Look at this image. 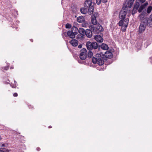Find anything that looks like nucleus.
Segmentation results:
<instances>
[{
  "instance_id": "nucleus-20",
  "label": "nucleus",
  "mask_w": 152,
  "mask_h": 152,
  "mask_svg": "<svg viewBox=\"0 0 152 152\" xmlns=\"http://www.w3.org/2000/svg\"><path fill=\"white\" fill-rule=\"evenodd\" d=\"M101 47L102 49L105 50H107L109 48L108 45L107 44L104 43L102 44L101 45Z\"/></svg>"
},
{
  "instance_id": "nucleus-31",
  "label": "nucleus",
  "mask_w": 152,
  "mask_h": 152,
  "mask_svg": "<svg viewBox=\"0 0 152 152\" xmlns=\"http://www.w3.org/2000/svg\"><path fill=\"white\" fill-rule=\"evenodd\" d=\"M83 35H82L80 34H78L77 35V39H82L83 38Z\"/></svg>"
},
{
  "instance_id": "nucleus-34",
  "label": "nucleus",
  "mask_w": 152,
  "mask_h": 152,
  "mask_svg": "<svg viewBox=\"0 0 152 152\" xmlns=\"http://www.w3.org/2000/svg\"><path fill=\"white\" fill-rule=\"evenodd\" d=\"M13 96H14L16 97L18 96V94L17 93H15L13 94Z\"/></svg>"
},
{
  "instance_id": "nucleus-23",
  "label": "nucleus",
  "mask_w": 152,
  "mask_h": 152,
  "mask_svg": "<svg viewBox=\"0 0 152 152\" xmlns=\"http://www.w3.org/2000/svg\"><path fill=\"white\" fill-rule=\"evenodd\" d=\"M145 14L144 13H142L140 14L139 15V17L140 19L143 21V20L145 18H144Z\"/></svg>"
},
{
  "instance_id": "nucleus-7",
  "label": "nucleus",
  "mask_w": 152,
  "mask_h": 152,
  "mask_svg": "<svg viewBox=\"0 0 152 152\" xmlns=\"http://www.w3.org/2000/svg\"><path fill=\"white\" fill-rule=\"evenodd\" d=\"M63 35L65 37L68 36L69 38L73 39L75 37L76 34L70 30L68 31L67 33L66 32L63 33Z\"/></svg>"
},
{
  "instance_id": "nucleus-41",
  "label": "nucleus",
  "mask_w": 152,
  "mask_h": 152,
  "mask_svg": "<svg viewBox=\"0 0 152 152\" xmlns=\"http://www.w3.org/2000/svg\"><path fill=\"white\" fill-rule=\"evenodd\" d=\"M145 11H146V10H145Z\"/></svg>"
},
{
  "instance_id": "nucleus-36",
  "label": "nucleus",
  "mask_w": 152,
  "mask_h": 152,
  "mask_svg": "<svg viewBox=\"0 0 152 152\" xmlns=\"http://www.w3.org/2000/svg\"><path fill=\"white\" fill-rule=\"evenodd\" d=\"M78 48H82V45L81 44L79 45L78 46Z\"/></svg>"
},
{
  "instance_id": "nucleus-27",
  "label": "nucleus",
  "mask_w": 152,
  "mask_h": 152,
  "mask_svg": "<svg viewBox=\"0 0 152 152\" xmlns=\"http://www.w3.org/2000/svg\"><path fill=\"white\" fill-rule=\"evenodd\" d=\"M93 55V53L91 51V50H89L88 53V57L91 58L92 56Z\"/></svg>"
},
{
  "instance_id": "nucleus-6",
  "label": "nucleus",
  "mask_w": 152,
  "mask_h": 152,
  "mask_svg": "<svg viewBox=\"0 0 152 152\" xmlns=\"http://www.w3.org/2000/svg\"><path fill=\"white\" fill-rule=\"evenodd\" d=\"M86 52L87 50L86 49L83 48L80 51V59L82 60H84L86 58Z\"/></svg>"
},
{
  "instance_id": "nucleus-10",
  "label": "nucleus",
  "mask_w": 152,
  "mask_h": 152,
  "mask_svg": "<svg viewBox=\"0 0 152 152\" xmlns=\"http://www.w3.org/2000/svg\"><path fill=\"white\" fill-rule=\"evenodd\" d=\"M69 43L72 46L74 47L77 46L78 45V42L77 40L76 39H72L69 42Z\"/></svg>"
},
{
  "instance_id": "nucleus-3",
  "label": "nucleus",
  "mask_w": 152,
  "mask_h": 152,
  "mask_svg": "<svg viewBox=\"0 0 152 152\" xmlns=\"http://www.w3.org/2000/svg\"><path fill=\"white\" fill-rule=\"evenodd\" d=\"M87 49L89 50H91L93 49H97L98 46L97 43L96 42H88L86 43Z\"/></svg>"
},
{
  "instance_id": "nucleus-39",
  "label": "nucleus",
  "mask_w": 152,
  "mask_h": 152,
  "mask_svg": "<svg viewBox=\"0 0 152 152\" xmlns=\"http://www.w3.org/2000/svg\"><path fill=\"white\" fill-rule=\"evenodd\" d=\"M91 28H93V27L94 28L93 26H91Z\"/></svg>"
},
{
  "instance_id": "nucleus-33",
  "label": "nucleus",
  "mask_w": 152,
  "mask_h": 152,
  "mask_svg": "<svg viewBox=\"0 0 152 152\" xmlns=\"http://www.w3.org/2000/svg\"><path fill=\"white\" fill-rule=\"evenodd\" d=\"M9 68V67L8 66H6L2 68V69H3L4 70H7Z\"/></svg>"
},
{
  "instance_id": "nucleus-28",
  "label": "nucleus",
  "mask_w": 152,
  "mask_h": 152,
  "mask_svg": "<svg viewBox=\"0 0 152 152\" xmlns=\"http://www.w3.org/2000/svg\"><path fill=\"white\" fill-rule=\"evenodd\" d=\"M139 3L138 4H135L134 6L133 9L136 10H137L139 8Z\"/></svg>"
},
{
  "instance_id": "nucleus-4",
  "label": "nucleus",
  "mask_w": 152,
  "mask_h": 152,
  "mask_svg": "<svg viewBox=\"0 0 152 152\" xmlns=\"http://www.w3.org/2000/svg\"><path fill=\"white\" fill-rule=\"evenodd\" d=\"M147 20L146 19H144L142 21L139 27V31L140 33L143 32L145 30L146 26L148 25L147 23Z\"/></svg>"
},
{
  "instance_id": "nucleus-19",
  "label": "nucleus",
  "mask_w": 152,
  "mask_h": 152,
  "mask_svg": "<svg viewBox=\"0 0 152 152\" xmlns=\"http://www.w3.org/2000/svg\"><path fill=\"white\" fill-rule=\"evenodd\" d=\"M91 21L92 23L94 25H96L97 24V20H96V17L94 15L91 16Z\"/></svg>"
},
{
  "instance_id": "nucleus-14",
  "label": "nucleus",
  "mask_w": 152,
  "mask_h": 152,
  "mask_svg": "<svg viewBox=\"0 0 152 152\" xmlns=\"http://www.w3.org/2000/svg\"><path fill=\"white\" fill-rule=\"evenodd\" d=\"M144 19H146L147 21V23L150 27L151 25H152V15H151L149 18H145Z\"/></svg>"
},
{
  "instance_id": "nucleus-37",
  "label": "nucleus",
  "mask_w": 152,
  "mask_h": 152,
  "mask_svg": "<svg viewBox=\"0 0 152 152\" xmlns=\"http://www.w3.org/2000/svg\"><path fill=\"white\" fill-rule=\"evenodd\" d=\"M37 150L38 151H39L40 150V148L39 147H38L37 148Z\"/></svg>"
},
{
  "instance_id": "nucleus-16",
  "label": "nucleus",
  "mask_w": 152,
  "mask_h": 152,
  "mask_svg": "<svg viewBox=\"0 0 152 152\" xmlns=\"http://www.w3.org/2000/svg\"><path fill=\"white\" fill-rule=\"evenodd\" d=\"M70 31L76 35L78 33V29L75 26H73L71 30Z\"/></svg>"
},
{
  "instance_id": "nucleus-30",
  "label": "nucleus",
  "mask_w": 152,
  "mask_h": 152,
  "mask_svg": "<svg viewBox=\"0 0 152 152\" xmlns=\"http://www.w3.org/2000/svg\"><path fill=\"white\" fill-rule=\"evenodd\" d=\"M72 26L71 24L67 23L66 24L65 27L66 28H71Z\"/></svg>"
},
{
  "instance_id": "nucleus-45",
  "label": "nucleus",
  "mask_w": 152,
  "mask_h": 152,
  "mask_svg": "<svg viewBox=\"0 0 152 152\" xmlns=\"http://www.w3.org/2000/svg\"><path fill=\"white\" fill-rule=\"evenodd\" d=\"M78 62L80 63V62L79 61H78Z\"/></svg>"
},
{
  "instance_id": "nucleus-1",
  "label": "nucleus",
  "mask_w": 152,
  "mask_h": 152,
  "mask_svg": "<svg viewBox=\"0 0 152 152\" xmlns=\"http://www.w3.org/2000/svg\"><path fill=\"white\" fill-rule=\"evenodd\" d=\"M85 7L88 8V13L89 15L93 14L94 8V5L92 4V0H86L84 3Z\"/></svg>"
},
{
  "instance_id": "nucleus-29",
  "label": "nucleus",
  "mask_w": 152,
  "mask_h": 152,
  "mask_svg": "<svg viewBox=\"0 0 152 152\" xmlns=\"http://www.w3.org/2000/svg\"><path fill=\"white\" fill-rule=\"evenodd\" d=\"M124 20L123 19H121L119 22L118 25L119 26H122L124 25Z\"/></svg>"
},
{
  "instance_id": "nucleus-5",
  "label": "nucleus",
  "mask_w": 152,
  "mask_h": 152,
  "mask_svg": "<svg viewBox=\"0 0 152 152\" xmlns=\"http://www.w3.org/2000/svg\"><path fill=\"white\" fill-rule=\"evenodd\" d=\"M96 57L98 58L97 64L99 65H102L103 64L104 59V54L102 53H97L96 54Z\"/></svg>"
},
{
  "instance_id": "nucleus-24",
  "label": "nucleus",
  "mask_w": 152,
  "mask_h": 152,
  "mask_svg": "<svg viewBox=\"0 0 152 152\" xmlns=\"http://www.w3.org/2000/svg\"><path fill=\"white\" fill-rule=\"evenodd\" d=\"M129 18H127L124 20V21L126 22V23L124 25V31H125L126 29V28L128 24Z\"/></svg>"
},
{
  "instance_id": "nucleus-8",
  "label": "nucleus",
  "mask_w": 152,
  "mask_h": 152,
  "mask_svg": "<svg viewBox=\"0 0 152 152\" xmlns=\"http://www.w3.org/2000/svg\"><path fill=\"white\" fill-rule=\"evenodd\" d=\"M94 39L98 42H102L103 41V39L102 37L99 35H96L95 36Z\"/></svg>"
},
{
  "instance_id": "nucleus-13",
  "label": "nucleus",
  "mask_w": 152,
  "mask_h": 152,
  "mask_svg": "<svg viewBox=\"0 0 152 152\" xmlns=\"http://www.w3.org/2000/svg\"><path fill=\"white\" fill-rule=\"evenodd\" d=\"M148 3L147 2H146L144 4L142 5L139 7L138 11L140 13L142 11V10H144L146 7V6L148 5Z\"/></svg>"
},
{
  "instance_id": "nucleus-35",
  "label": "nucleus",
  "mask_w": 152,
  "mask_h": 152,
  "mask_svg": "<svg viewBox=\"0 0 152 152\" xmlns=\"http://www.w3.org/2000/svg\"><path fill=\"white\" fill-rule=\"evenodd\" d=\"M146 0H139L140 1L141 3H143Z\"/></svg>"
},
{
  "instance_id": "nucleus-2",
  "label": "nucleus",
  "mask_w": 152,
  "mask_h": 152,
  "mask_svg": "<svg viewBox=\"0 0 152 152\" xmlns=\"http://www.w3.org/2000/svg\"><path fill=\"white\" fill-rule=\"evenodd\" d=\"M130 12V8L125 6V4H124V6L119 14V18L121 19L124 20L125 18L127 13H129Z\"/></svg>"
},
{
  "instance_id": "nucleus-22",
  "label": "nucleus",
  "mask_w": 152,
  "mask_h": 152,
  "mask_svg": "<svg viewBox=\"0 0 152 152\" xmlns=\"http://www.w3.org/2000/svg\"><path fill=\"white\" fill-rule=\"evenodd\" d=\"M107 1V0H96V3L97 4L99 5L101 2H102L103 3H106Z\"/></svg>"
},
{
  "instance_id": "nucleus-38",
  "label": "nucleus",
  "mask_w": 152,
  "mask_h": 152,
  "mask_svg": "<svg viewBox=\"0 0 152 152\" xmlns=\"http://www.w3.org/2000/svg\"><path fill=\"white\" fill-rule=\"evenodd\" d=\"M30 41L31 42H33V40L32 39H31L30 40Z\"/></svg>"
},
{
  "instance_id": "nucleus-43",
  "label": "nucleus",
  "mask_w": 152,
  "mask_h": 152,
  "mask_svg": "<svg viewBox=\"0 0 152 152\" xmlns=\"http://www.w3.org/2000/svg\"><path fill=\"white\" fill-rule=\"evenodd\" d=\"M11 20H12V19H11L10 21H11Z\"/></svg>"
},
{
  "instance_id": "nucleus-15",
  "label": "nucleus",
  "mask_w": 152,
  "mask_h": 152,
  "mask_svg": "<svg viewBox=\"0 0 152 152\" xmlns=\"http://www.w3.org/2000/svg\"><path fill=\"white\" fill-rule=\"evenodd\" d=\"M77 21L79 23L83 22L85 21V18L83 16H80L78 17L77 18Z\"/></svg>"
},
{
  "instance_id": "nucleus-46",
  "label": "nucleus",
  "mask_w": 152,
  "mask_h": 152,
  "mask_svg": "<svg viewBox=\"0 0 152 152\" xmlns=\"http://www.w3.org/2000/svg\"><path fill=\"white\" fill-rule=\"evenodd\" d=\"M83 27L84 26V25H83Z\"/></svg>"
},
{
  "instance_id": "nucleus-18",
  "label": "nucleus",
  "mask_w": 152,
  "mask_h": 152,
  "mask_svg": "<svg viewBox=\"0 0 152 152\" xmlns=\"http://www.w3.org/2000/svg\"><path fill=\"white\" fill-rule=\"evenodd\" d=\"M86 30L84 28H80L78 29V32L80 34L83 35V36L85 35Z\"/></svg>"
},
{
  "instance_id": "nucleus-21",
  "label": "nucleus",
  "mask_w": 152,
  "mask_h": 152,
  "mask_svg": "<svg viewBox=\"0 0 152 152\" xmlns=\"http://www.w3.org/2000/svg\"><path fill=\"white\" fill-rule=\"evenodd\" d=\"M96 28L99 31L102 32L103 31V28L99 24H98Z\"/></svg>"
},
{
  "instance_id": "nucleus-40",
  "label": "nucleus",
  "mask_w": 152,
  "mask_h": 152,
  "mask_svg": "<svg viewBox=\"0 0 152 152\" xmlns=\"http://www.w3.org/2000/svg\"><path fill=\"white\" fill-rule=\"evenodd\" d=\"M48 127H49V128H51V127H52V126H49Z\"/></svg>"
},
{
  "instance_id": "nucleus-17",
  "label": "nucleus",
  "mask_w": 152,
  "mask_h": 152,
  "mask_svg": "<svg viewBox=\"0 0 152 152\" xmlns=\"http://www.w3.org/2000/svg\"><path fill=\"white\" fill-rule=\"evenodd\" d=\"M88 8L86 7H82L80 9V11L82 13L85 14L88 12Z\"/></svg>"
},
{
  "instance_id": "nucleus-25",
  "label": "nucleus",
  "mask_w": 152,
  "mask_h": 152,
  "mask_svg": "<svg viewBox=\"0 0 152 152\" xmlns=\"http://www.w3.org/2000/svg\"><path fill=\"white\" fill-rule=\"evenodd\" d=\"M98 60V58H96L94 57H93L92 58V62L94 64L97 63V61Z\"/></svg>"
},
{
  "instance_id": "nucleus-44",
  "label": "nucleus",
  "mask_w": 152,
  "mask_h": 152,
  "mask_svg": "<svg viewBox=\"0 0 152 152\" xmlns=\"http://www.w3.org/2000/svg\"><path fill=\"white\" fill-rule=\"evenodd\" d=\"M11 20H12V19H11L10 21H11Z\"/></svg>"
},
{
  "instance_id": "nucleus-32",
  "label": "nucleus",
  "mask_w": 152,
  "mask_h": 152,
  "mask_svg": "<svg viewBox=\"0 0 152 152\" xmlns=\"http://www.w3.org/2000/svg\"><path fill=\"white\" fill-rule=\"evenodd\" d=\"M137 10L133 9L132 11V14L133 15H134V14L137 13Z\"/></svg>"
},
{
  "instance_id": "nucleus-42",
  "label": "nucleus",
  "mask_w": 152,
  "mask_h": 152,
  "mask_svg": "<svg viewBox=\"0 0 152 152\" xmlns=\"http://www.w3.org/2000/svg\"><path fill=\"white\" fill-rule=\"evenodd\" d=\"M11 20H12V19H11L10 21H11Z\"/></svg>"
},
{
  "instance_id": "nucleus-11",
  "label": "nucleus",
  "mask_w": 152,
  "mask_h": 152,
  "mask_svg": "<svg viewBox=\"0 0 152 152\" xmlns=\"http://www.w3.org/2000/svg\"><path fill=\"white\" fill-rule=\"evenodd\" d=\"M85 35L88 38H91L92 36V32L91 31L90 29L86 30Z\"/></svg>"
},
{
  "instance_id": "nucleus-26",
  "label": "nucleus",
  "mask_w": 152,
  "mask_h": 152,
  "mask_svg": "<svg viewBox=\"0 0 152 152\" xmlns=\"http://www.w3.org/2000/svg\"><path fill=\"white\" fill-rule=\"evenodd\" d=\"M152 10V7L151 6H150L147 8V12L148 13H149L151 12Z\"/></svg>"
},
{
  "instance_id": "nucleus-12",
  "label": "nucleus",
  "mask_w": 152,
  "mask_h": 152,
  "mask_svg": "<svg viewBox=\"0 0 152 152\" xmlns=\"http://www.w3.org/2000/svg\"><path fill=\"white\" fill-rule=\"evenodd\" d=\"M135 0H129L127 3L125 2V5L130 8L132 6Z\"/></svg>"
},
{
  "instance_id": "nucleus-9",
  "label": "nucleus",
  "mask_w": 152,
  "mask_h": 152,
  "mask_svg": "<svg viewBox=\"0 0 152 152\" xmlns=\"http://www.w3.org/2000/svg\"><path fill=\"white\" fill-rule=\"evenodd\" d=\"M104 58L105 57L108 58H111L113 57V55L109 51H106L104 54Z\"/></svg>"
}]
</instances>
